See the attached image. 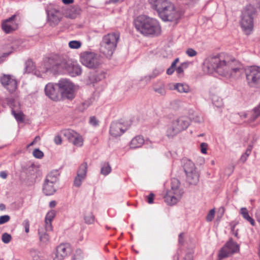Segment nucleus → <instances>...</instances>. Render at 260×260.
<instances>
[{
	"label": "nucleus",
	"mask_w": 260,
	"mask_h": 260,
	"mask_svg": "<svg viewBox=\"0 0 260 260\" xmlns=\"http://www.w3.org/2000/svg\"><path fill=\"white\" fill-rule=\"evenodd\" d=\"M89 123L90 124L95 126L99 124V121L95 116H92L90 118Z\"/></svg>",
	"instance_id": "8fccbe9b"
},
{
	"label": "nucleus",
	"mask_w": 260,
	"mask_h": 260,
	"mask_svg": "<svg viewBox=\"0 0 260 260\" xmlns=\"http://www.w3.org/2000/svg\"><path fill=\"white\" fill-rule=\"evenodd\" d=\"M48 20L51 23L56 24L59 21V12L57 11H48L47 12Z\"/></svg>",
	"instance_id": "5701e85b"
},
{
	"label": "nucleus",
	"mask_w": 260,
	"mask_h": 260,
	"mask_svg": "<svg viewBox=\"0 0 260 260\" xmlns=\"http://www.w3.org/2000/svg\"><path fill=\"white\" fill-rule=\"evenodd\" d=\"M119 38V32H112L105 35L100 43V52L107 58H110L117 47Z\"/></svg>",
	"instance_id": "20e7f679"
},
{
	"label": "nucleus",
	"mask_w": 260,
	"mask_h": 260,
	"mask_svg": "<svg viewBox=\"0 0 260 260\" xmlns=\"http://www.w3.org/2000/svg\"><path fill=\"white\" fill-rule=\"evenodd\" d=\"M84 219L85 223L87 224H92L94 223L95 218L92 212H86L84 214Z\"/></svg>",
	"instance_id": "c85d7f7f"
},
{
	"label": "nucleus",
	"mask_w": 260,
	"mask_h": 260,
	"mask_svg": "<svg viewBox=\"0 0 260 260\" xmlns=\"http://www.w3.org/2000/svg\"><path fill=\"white\" fill-rule=\"evenodd\" d=\"M154 194L153 193H150L147 197V202L149 204H152L153 203V199Z\"/></svg>",
	"instance_id": "5fc2aeb1"
},
{
	"label": "nucleus",
	"mask_w": 260,
	"mask_h": 260,
	"mask_svg": "<svg viewBox=\"0 0 260 260\" xmlns=\"http://www.w3.org/2000/svg\"><path fill=\"white\" fill-rule=\"evenodd\" d=\"M10 220V217L8 215L0 216V225L8 222Z\"/></svg>",
	"instance_id": "37998d69"
},
{
	"label": "nucleus",
	"mask_w": 260,
	"mask_h": 260,
	"mask_svg": "<svg viewBox=\"0 0 260 260\" xmlns=\"http://www.w3.org/2000/svg\"><path fill=\"white\" fill-rule=\"evenodd\" d=\"M54 141L55 143L57 145L61 144L62 143V139L60 136H55Z\"/></svg>",
	"instance_id": "6e6d98bb"
},
{
	"label": "nucleus",
	"mask_w": 260,
	"mask_h": 260,
	"mask_svg": "<svg viewBox=\"0 0 260 260\" xmlns=\"http://www.w3.org/2000/svg\"><path fill=\"white\" fill-rule=\"evenodd\" d=\"M174 72V69L171 67H170L167 70V73L168 75H171Z\"/></svg>",
	"instance_id": "0e129e2a"
},
{
	"label": "nucleus",
	"mask_w": 260,
	"mask_h": 260,
	"mask_svg": "<svg viewBox=\"0 0 260 260\" xmlns=\"http://www.w3.org/2000/svg\"><path fill=\"white\" fill-rule=\"evenodd\" d=\"M105 76V73L101 71L98 75L94 76L93 75H90L89 76V80L92 83H94L99 81L101 80L104 78Z\"/></svg>",
	"instance_id": "c756f323"
},
{
	"label": "nucleus",
	"mask_w": 260,
	"mask_h": 260,
	"mask_svg": "<svg viewBox=\"0 0 260 260\" xmlns=\"http://www.w3.org/2000/svg\"><path fill=\"white\" fill-rule=\"evenodd\" d=\"M58 176L57 171L51 172L46 176L45 181L54 184L58 180Z\"/></svg>",
	"instance_id": "a878e982"
},
{
	"label": "nucleus",
	"mask_w": 260,
	"mask_h": 260,
	"mask_svg": "<svg viewBox=\"0 0 260 260\" xmlns=\"http://www.w3.org/2000/svg\"><path fill=\"white\" fill-rule=\"evenodd\" d=\"M35 69L34 62L30 59H28L25 63L24 72L29 73L32 72Z\"/></svg>",
	"instance_id": "2f4dec72"
},
{
	"label": "nucleus",
	"mask_w": 260,
	"mask_h": 260,
	"mask_svg": "<svg viewBox=\"0 0 260 260\" xmlns=\"http://www.w3.org/2000/svg\"><path fill=\"white\" fill-rule=\"evenodd\" d=\"M239 251V245L230 238L220 249L218 254L219 260L227 257Z\"/></svg>",
	"instance_id": "f8f14e48"
},
{
	"label": "nucleus",
	"mask_w": 260,
	"mask_h": 260,
	"mask_svg": "<svg viewBox=\"0 0 260 260\" xmlns=\"http://www.w3.org/2000/svg\"><path fill=\"white\" fill-rule=\"evenodd\" d=\"M236 224H237V223H234V222H232L230 223L232 232H234V231H235L234 230H235V228Z\"/></svg>",
	"instance_id": "774afa93"
},
{
	"label": "nucleus",
	"mask_w": 260,
	"mask_h": 260,
	"mask_svg": "<svg viewBox=\"0 0 260 260\" xmlns=\"http://www.w3.org/2000/svg\"><path fill=\"white\" fill-rule=\"evenodd\" d=\"M40 140V137L39 136H36L34 140L28 145V147L34 145L36 143Z\"/></svg>",
	"instance_id": "bf43d9fd"
},
{
	"label": "nucleus",
	"mask_w": 260,
	"mask_h": 260,
	"mask_svg": "<svg viewBox=\"0 0 260 260\" xmlns=\"http://www.w3.org/2000/svg\"><path fill=\"white\" fill-rule=\"evenodd\" d=\"M161 71L158 69H155L153 71L152 74L150 75V78H154L157 76L160 73Z\"/></svg>",
	"instance_id": "864d4df0"
},
{
	"label": "nucleus",
	"mask_w": 260,
	"mask_h": 260,
	"mask_svg": "<svg viewBox=\"0 0 260 260\" xmlns=\"http://www.w3.org/2000/svg\"><path fill=\"white\" fill-rule=\"evenodd\" d=\"M0 177L3 179H6L7 177V174L5 171H2L0 172Z\"/></svg>",
	"instance_id": "e2e57ef3"
},
{
	"label": "nucleus",
	"mask_w": 260,
	"mask_h": 260,
	"mask_svg": "<svg viewBox=\"0 0 260 260\" xmlns=\"http://www.w3.org/2000/svg\"><path fill=\"white\" fill-rule=\"evenodd\" d=\"M83 258V252L81 249H77L74 254L73 260H81Z\"/></svg>",
	"instance_id": "79ce46f5"
},
{
	"label": "nucleus",
	"mask_w": 260,
	"mask_h": 260,
	"mask_svg": "<svg viewBox=\"0 0 260 260\" xmlns=\"http://www.w3.org/2000/svg\"><path fill=\"white\" fill-rule=\"evenodd\" d=\"M80 59L83 65L90 69H99L102 62L101 55L93 52L81 53Z\"/></svg>",
	"instance_id": "1a4fd4ad"
},
{
	"label": "nucleus",
	"mask_w": 260,
	"mask_h": 260,
	"mask_svg": "<svg viewBox=\"0 0 260 260\" xmlns=\"http://www.w3.org/2000/svg\"><path fill=\"white\" fill-rule=\"evenodd\" d=\"M247 157H248L247 155H246L243 154L240 158V161L243 162H244L246 160Z\"/></svg>",
	"instance_id": "338daca9"
},
{
	"label": "nucleus",
	"mask_w": 260,
	"mask_h": 260,
	"mask_svg": "<svg viewBox=\"0 0 260 260\" xmlns=\"http://www.w3.org/2000/svg\"><path fill=\"white\" fill-rule=\"evenodd\" d=\"M152 8L155 10L164 21H174L180 17L174 5L169 0H148Z\"/></svg>",
	"instance_id": "f03ea898"
},
{
	"label": "nucleus",
	"mask_w": 260,
	"mask_h": 260,
	"mask_svg": "<svg viewBox=\"0 0 260 260\" xmlns=\"http://www.w3.org/2000/svg\"><path fill=\"white\" fill-rule=\"evenodd\" d=\"M62 135L74 145L81 146L83 145V139L78 133L71 129H67L62 131Z\"/></svg>",
	"instance_id": "4468645a"
},
{
	"label": "nucleus",
	"mask_w": 260,
	"mask_h": 260,
	"mask_svg": "<svg viewBox=\"0 0 260 260\" xmlns=\"http://www.w3.org/2000/svg\"><path fill=\"white\" fill-rule=\"evenodd\" d=\"M15 17H16V16L15 15H14L12 16L11 17H10L9 18L6 19L4 22H7V23H9L11 21L14 20Z\"/></svg>",
	"instance_id": "69168bd1"
},
{
	"label": "nucleus",
	"mask_w": 260,
	"mask_h": 260,
	"mask_svg": "<svg viewBox=\"0 0 260 260\" xmlns=\"http://www.w3.org/2000/svg\"><path fill=\"white\" fill-rule=\"evenodd\" d=\"M8 104L12 109V113L14 115L15 119L18 122H22L23 121V114L20 111H17V109H15V107L18 106L19 107V104L12 99L8 100Z\"/></svg>",
	"instance_id": "aec40b11"
},
{
	"label": "nucleus",
	"mask_w": 260,
	"mask_h": 260,
	"mask_svg": "<svg viewBox=\"0 0 260 260\" xmlns=\"http://www.w3.org/2000/svg\"><path fill=\"white\" fill-rule=\"evenodd\" d=\"M88 165L87 162L82 164L77 171V176L74 181V185L76 187H80L82 181L85 179L87 172Z\"/></svg>",
	"instance_id": "a211bd4d"
},
{
	"label": "nucleus",
	"mask_w": 260,
	"mask_h": 260,
	"mask_svg": "<svg viewBox=\"0 0 260 260\" xmlns=\"http://www.w3.org/2000/svg\"><path fill=\"white\" fill-rule=\"evenodd\" d=\"M179 243L182 245L184 244V234L180 233L179 235V239H178Z\"/></svg>",
	"instance_id": "13d9d810"
},
{
	"label": "nucleus",
	"mask_w": 260,
	"mask_h": 260,
	"mask_svg": "<svg viewBox=\"0 0 260 260\" xmlns=\"http://www.w3.org/2000/svg\"><path fill=\"white\" fill-rule=\"evenodd\" d=\"M212 102L213 104L217 107H221L223 105L222 100L216 96L213 97Z\"/></svg>",
	"instance_id": "c9c22d12"
},
{
	"label": "nucleus",
	"mask_w": 260,
	"mask_h": 260,
	"mask_svg": "<svg viewBox=\"0 0 260 260\" xmlns=\"http://www.w3.org/2000/svg\"><path fill=\"white\" fill-rule=\"evenodd\" d=\"M53 184L54 183L45 181L43 190L46 195L50 196L55 192V189Z\"/></svg>",
	"instance_id": "393cba45"
},
{
	"label": "nucleus",
	"mask_w": 260,
	"mask_h": 260,
	"mask_svg": "<svg viewBox=\"0 0 260 260\" xmlns=\"http://www.w3.org/2000/svg\"><path fill=\"white\" fill-rule=\"evenodd\" d=\"M240 213L242 217L247 221H249L252 226L255 225L254 219L249 216L248 210L246 208H241Z\"/></svg>",
	"instance_id": "bb28decb"
},
{
	"label": "nucleus",
	"mask_w": 260,
	"mask_h": 260,
	"mask_svg": "<svg viewBox=\"0 0 260 260\" xmlns=\"http://www.w3.org/2000/svg\"><path fill=\"white\" fill-rule=\"evenodd\" d=\"M193 253L192 249L189 250L185 254L183 260H193Z\"/></svg>",
	"instance_id": "c03bdc74"
},
{
	"label": "nucleus",
	"mask_w": 260,
	"mask_h": 260,
	"mask_svg": "<svg viewBox=\"0 0 260 260\" xmlns=\"http://www.w3.org/2000/svg\"><path fill=\"white\" fill-rule=\"evenodd\" d=\"M51 221H46L45 220V230L46 231H51L52 230V226Z\"/></svg>",
	"instance_id": "603ef678"
},
{
	"label": "nucleus",
	"mask_w": 260,
	"mask_h": 260,
	"mask_svg": "<svg viewBox=\"0 0 260 260\" xmlns=\"http://www.w3.org/2000/svg\"><path fill=\"white\" fill-rule=\"evenodd\" d=\"M71 251L70 245L68 243H62L56 248V251L53 260H63Z\"/></svg>",
	"instance_id": "dca6fc26"
},
{
	"label": "nucleus",
	"mask_w": 260,
	"mask_h": 260,
	"mask_svg": "<svg viewBox=\"0 0 260 260\" xmlns=\"http://www.w3.org/2000/svg\"><path fill=\"white\" fill-rule=\"evenodd\" d=\"M38 234L39 235L40 240L41 242L45 243L49 241V235L44 231L43 228H39Z\"/></svg>",
	"instance_id": "7c9ffc66"
},
{
	"label": "nucleus",
	"mask_w": 260,
	"mask_h": 260,
	"mask_svg": "<svg viewBox=\"0 0 260 260\" xmlns=\"http://www.w3.org/2000/svg\"><path fill=\"white\" fill-rule=\"evenodd\" d=\"M56 213L54 210H51L48 212L46 216L45 220L46 221H52L54 217L55 216Z\"/></svg>",
	"instance_id": "ea45409f"
},
{
	"label": "nucleus",
	"mask_w": 260,
	"mask_h": 260,
	"mask_svg": "<svg viewBox=\"0 0 260 260\" xmlns=\"http://www.w3.org/2000/svg\"><path fill=\"white\" fill-rule=\"evenodd\" d=\"M125 131V126L121 123L114 122L111 124L110 133L113 137L121 136Z\"/></svg>",
	"instance_id": "412c9836"
},
{
	"label": "nucleus",
	"mask_w": 260,
	"mask_h": 260,
	"mask_svg": "<svg viewBox=\"0 0 260 260\" xmlns=\"http://www.w3.org/2000/svg\"><path fill=\"white\" fill-rule=\"evenodd\" d=\"M23 225L24 227L25 231L26 233L29 231V221L28 219H25L23 222Z\"/></svg>",
	"instance_id": "09e8293b"
},
{
	"label": "nucleus",
	"mask_w": 260,
	"mask_h": 260,
	"mask_svg": "<svg viewBox=\"0 0 260 260\" xmlns=\"http://www.w3.org/2000/svg\"><path fill=\"white\" fill-rule=\"evenodd\" d=\"M255 14L256 10L251 5L247 6L242 12L240 24L244 33L247 35H249L253 30V17Z\"/></svg>",
	"instance_id": "39448f33"
},
{
	"label": "nucleus",
	"mask_w": 260,
	"mask_h": 260,
	"mask_svg": "<svg viewBox=\"0 0 260 260\" xmlns=\"http://www.w3.org/2000/svg\"><path fill=\"white\" fill-rule=\"evenodd\" d=\"M1 82L10 92H14L17 88V84L16 80L9 75H3L1 78Z\"/></svg>",
	"instance_id": "6ab92c4d"
},
{
	"label": "nucleus",
	"mask_w": 260,
	"mask_h": 260,
	"mask_svg": "<svg viewBox=\"0 0 260 260\" xmlns=\"http://www.w3.org/2000/svg\"><path fill=\"white\" fill-rule=\"evenodd\" d=\"M61 99L72 100L75 97V91L72 83L67 79H62L57 83Z\"/></svg>",
	"instance_id": "9b49d317"
},
{
	"label": "nucleus",
	"mask_w": 260,
	"mask_h": 260,
	"mask_svg": "<svg viewBox=\"0 0 260 260\" xmlns=\"http://www.w3.org/2000/svg\"><path fill=\"white\" fill-rule=\"evenodd\" d=\"M190 121H193L196 123H201L203 121V117L199 114L197 113H195L193 114L192 115H190V118H189Z\"/></svg>",
	"instance_id": "72a5a7b5"
},
{
	"label": "nucleus",
	"mask_w": 260,
	"mask_h": 260,
	"mask_svg": "<svg viewBox=\"0 0 260 260\" xmlns=\"http://www.w3.org/2000/svg\"><path fill=\"white\" fill-rule=\"evenodd\" d=\"M29 253L32 260H40L41 257L40 252L38 250L35 248H31L29 250Z\"/></svg>",
	"instance_id": "473e14b6"
},
{
	"label": "nucleus",
	"mask_w": 260,
	"mask_h": 260,
	"mask_svg": "<svg viewBox=\"0 0 260 260\" xmlns=\"http://www.w3.org/2000/svg\"><path fill=\"white\" fill-rule=\"evenodd\" d=\"M45 92L46 95L53 101H57L61 99L57 83L55 85L47 84L45 88Z\"/></svg>",
	"instance_id": "f3484780"
},
{
	"label": "nucleus",
	"mask_w": 260,
	"mask_h": 260,
	"mask_svg": "<svg viewBox=\"0 0 260 260\" xmlns=\"http://www.w3.org/2000/svg\"><path fill=\"white\" fill-rule=\"evenodd\" d=\"M259 116L260 114L256 110V108H254L253 109V113L250 117V121H254Z\"/></svg>",
	"instance_id": "de8ad7c7"
},
{
	"label": "nucleus",
	"mask_w": 260,
	"mask_h": 260,
	"mask_svg": "<svg viewBox=\"0 0 260 260\" xmlns=\"http://www.w3.org/2000/svg\"><path fill=\"white\" fill-rule=\"evenodd\" d=\"M215 215V210L214 209H211L209 212L208 213L207 217L206 220L207 221H211Z\"/></svg>",
	"instance_id": "a18cd8bd"
},
{
	"label": "nucleus",
	"mask_w": 260,
	"mask_h": 260,
	"mask_svg": "<svg viewBox=\"0 0 260 260\" xmlns=\"http://www.w3.org/2000/svg\"><path fill=\"white\" fill-rule=\"evenodd\" d=\"M186 54L189 57H194L197 55V51L192 48H188L186 51Z\"/></svg>",
	"instance_id": "49530a36"
},
{
	"label": "nucleus",
	"mask_w": 260,
	"mask_h": 260,
	"mask_svg": "<svg viewBox=\"0 0 260 260\" xmlns=\"http://www.w3.org/2000/svg\"><path fill=\"white\" fill-rule=\"evenodd\" d=\"M183 194L182 189L180 188V182L176 178L171 180V188L165 196V202L169 205L176 204L181 198Z\"/></svg>",
	"instance_id": "0eeeda50"
},
{
	"label": "nucleus",
	"mask_w": 260,
	"mask_h": 260,
	"mask_svg": "<svg viewBox=\"0 0 260 260\" xmlns=\"http://www.w3.org/2000/svg\"><path fill=\"white\" fill-rule=\"evenodd\" d=\"M144 143V138L140 136H137L134 138L130 143L131 148H137L141 147Z\"/></svg>",
	"instance_id": "b1692460"
},
{
	"label": "nucleus",
	"mask_w": 260,
	"mask_h": 260,
	"mask_svg": "<svg viewBox=\"0 0 260 260\" xmlns=\"http://www.w3.org/2000/svg\"><path fill=\"white\" fill-rule=\"evenodd\" d=\"M111 171V168L109 163H105L103 165L101 170V173L104 175H107Z\"/></svg>",
	"instance_id": "f704fd0d"
},
{
	"label": "nucleus",
	"mask_w": 260,
	"mask_h": 260,
	"mask_svg": "<svg viewBox=\"0 0 260 260\" xmlns=\"http://www.w3.org/2000/svg\"><path fill=\"white\" fill-rule=\"evenodd\" d=\"M66 57L57 54L51 55L44 60V66L46 71L54 73L62 71Z\"/></svg>",
	"instance_id": "6e6552de"
},
{
	"label": "nucleus",
	"mask_w": 260,
	"mask_h": 260,
	"mask_svg": "<svg viewBox=\"0 0 260 260\" xmlns=\"http://www.w3.org/2000/svg\"><path fill=\"white\" fill-rule=\"evenodd\" d=\"M136 29L146 36H157L161 33L158 21L145 15L137 17L134 21Z\"/></svg>",
	"instance_id": "7ed1b4c3"
},
{
	"label": "nucleus",
	"mask_w": 260,
	"mask_h": 260,
	"mask_svg": "<svg viewBox=\"0 0 260 260\" xmlns=\"http://www.w3.org/2000/svg\"><path fill=\"white\" fill-rule=\"evenodd\" d=\"M190 124V120L186 116H181L174 119L166 131L168 138H173L180 132L186 129Z\"/></svg>",
	"instance_id": "423d86ee"
},
{
	"label": "nucleus",
	"mask_w": 260,
	"mask_h": 260,
	"mask_svg": "<svg viewBox=\"0 0 260 260\" xmlns=\"http://www.w3.org/2000/svg\"><path fill=\"white\" fill-rule=\"evenodd\" d=\"M209 73L213 71L226 78L239 76L242 72L240 62L228 55H217L210 56L205 61Z\"/></svg>",
	"instance_id": "f257e3e1"
},
{
	"label": "nucleus",
	"mask_w": 260,
	"mask_h": 260,
	"mask_svg": "<svg viewBox=\"0 0 260 260\" xmlns=\"http://www.w3.org/2000/svg\"><path fill=\"white\" fill-rule=\"evenodd\" d=\"M255 215L257 220L260 223V208L256 211Z\"/></svg>",
	"instance_id": "680f3d73"
},
{
	"label": "nucleus",
	"mask_w": 260,
	"mask_h": 260,
	"mask_svg": "<svg viewBox=\"0 0 260 260\" xmlns=\"http://www.w3.org/2000/svg\"><path fill=\"white\" fill-rule=\"evenodd\" d=\"M246 79L249 86L251 88H260V68L251 66L245 70Z\"/></svg>",
	"instance_id": "9d476101"
},
{
	"label": "nucleus",
	"mask_w": 260,
	"mask_h": 260,
	"mask_svg": "<svg viewBox=\"0 0 260 260\" xmlns=\"http://www.w3.org/2000/svg\"><path fill=\"white\" fill-rule=\"evenodd\" d=\"M184 171L187 177V181L190 184L195 185L199 181V174L195 170L194 164L188 160L184 165Z\"/></svg>",
	"instance_id": "ddd939ff"
},
{
	"label": "nucleus",
	"mask_w": 260,
	"mask_h": 260,
	"mask_svg": "<svg viewBox=\"0 0 260 260\" xmlns=\"http://www.w3.org/2000/svg\"><path fill=\"white\" fill-rule=\"evenodd\" d=\"M11 240V235L7 233H4L2 236V240L4 243H9Z\"/></svg>",
	"instance_id": "58836bf2"
},
{
	"label": "nucleus",
	"mask_w": 260,
	"mask_h": 260,
	"mask_svg": "<svg viewBox=\"0 0 260 260\" xmlns=\"http://www.w3.org/2000/svg\"><path fill=\"white\" fill-rule=\"evenodd\" d=\"M2 27L3 30L6 32V33H10L11 31L13 30L12 26L11 25L8 24V23L3 22L2 24Z\"/></svg>",
	"instance_id": "4c0bfd02"
},
{
	"label": "nucleus",
	"mask_w": 260,
	"mask_h": 260,
	"mask_svg": "<svg viewBox=\"0 0 260 260\" xmlns=\"http://www.w3.org/2000/svg\"><path fill=\"white\" fill-rule=\"evenodd\" d=\"M174 89L180 93H188L190 88L188 85L184 83H177L174 86Z\"/></svg>",
	"instance_id": "cd10ccee"
},
{
	"label": "nucleus",
	"mask_w": 260,
	"mask_h": 260,
	"mask_svg": "<svg viewBox=\"0 0 260 260\" xmlns=\"http://www.w3.org/2000/svg\"><path fill=\"white\" fill-rule=\"evenodd\" d=\"M183 67H186L185 63L181 64V66L178 67L176 69V72H177V73L178 74H182L183 72Z\"/></svg>",
	"instance_id": "4d7b16f0"
},
{
	"label": "nucleus",
	"mask_w": 260,
	"mask_h": 260,
	"mask_svg": "<svg viewBox=\"0 0 260 260\" xmlns=\"http://www.w3.org/2000/svg\"><path fill=\"white\" fill-rule=\"evenodd\" d=\"M208 144L206 143H202L200 145L201 152L203 154L207 153Z\"/></svg>",
	"instance_id": "3c124183"
},
{
	"label": "nucleus",
	"mask_w": 260,
	"mask_h": 260,
	"mask_svg": "<svg viewBox=\"0 0 260 260\" xmlns=\"http://www.w3.org/2000/svg\"><path fill=\"white\" fill-rule=\"evenodd\" d=\"M81 42L79 41H71L69 43V46L71 49H78L81 46Z\"/></svg>",
	"instance_id": "e433bc0d"
},
{
	"label": "nucleus",
	"mask_w": 260,
	"mask_h": 260,
	"mask_svg": "<svg viewBox=\"0 0 260 260\" xmlns=\"http://www.w3.org/2000/svg\"><path fill=\"white\" fill-rule=\"evenodd\" d=\"M62 70L66 71L71 76L80 75L82 73L81 67L76 62L66 58Z\"/></svg>",
	"instance_id": "2eb2a0df"
},
{
	"label": "nucleus",
	"mask_w": 260,
	"mask_h": 260,
	"mask_svg": "<svg viewBox=\"0 0 260 260\" xmlns=\"http://www.w3.org/2000/svg\"><path fill=\"white\" fill-rule=\"evenodd\" d=\"M153 91L161 96H165L167 94V89L164 83L162 82H158L153 85Z\"/></svg>",
	"instance_id": "4be33fe9"
},
{
	"label": "nucleus",
	"mask_w": 260,
	"mask_h": 260,
	"mask_svg": "<svg viewBox=\"0 0 260 260\" xmlns=\"http://www.w3.org/2000/svg\"><path fill=\"white\" fill-rule=\"evenodd\" d=\"M32 154L35 157L39 159L42 158L44 156L43 152L38 148L34 150Z\"/></svg>",
	"instance_id": "a19ab883"
},
{
	"label": "nucleus",
	"mask_w": 260,
	"mask_h": 260,
	"mask_svg": "<svg viewBox=\"0 0 260 260\" xmlns=\"http://www.w3.org/2000/svg\"><path fill=\"white\" fill-rule=\"evenodd\" d=\"M10 54V52L3 53V54L0 57V63L3 62L4 60V58L8 57Z\"/></svg>",
	"instance_id": "052dcab7"
}]
</instances>
